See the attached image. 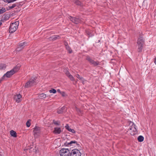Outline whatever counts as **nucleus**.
Here are the masks:
<instances>
[{"label": "nucleus", "instance_id": "7c9ffc66", "mask_svg": "<svg viewBox=\"0 0 156 156\" xmlns=\"http://www.w3.org/2000/svg\"><path fill=\"white\" fill-rule=\"evenodd\" d=\"M23 49V48L22 47H21L19 45L18 47L16 48V50L17 51H19Z\"/></svg>", "mask_w": 156, "mask_h": 156}, {"label": "nucleus", "instance_id": "c9c22d12", "mask_svg": "<svg viewBox=\"0 0 156 156\" xmlns=\"http://www.w3.org/2000/svg\"><path fill=\"white\" fill-rule=\"evenodd\" d=\"M75 3L78 5H80V2L78 0H76L75 2Z\"/></svg>", "mask_w": 156, "mask_h": 156}, {"label": "nucleus", "instance_id": "5701e85b", "mask_svg": "<svg viewBox=\"0 0 156 156\" xmlns=\"http://www.w3.org/2000/svg\"><path fill=\"white\" fill-rule=\"evenodd\" d=\"M6 10L4 8H2L1 9H0V14H2L5 12Z\"/></svg>", "mask_w": 156, "mask_h": 156}, {"label": "nucleus", "instance_id": "bb28decb", "mask_svg": "<svg viewBox=\"0 0 156 156\" xmlns=\"http://www.w3.org/2000/svg\"><path fill=\"white\" fill-rule=\"evenodd\" d=\"M75 21L74 23L77 24L80 22V20L78 18H76V20H75Z\"/></svg>", "mask_w": 156, "mask_h": 156}, {"label": "nucleus", "instance_id": "e433bc0d", "mask_svg": "<svg viewBox=\"0 0 156 156\" xmlns=\"http://www.w3.org/2000/svg\"><path fill=\"white\" fill-rule=\"evenodd\" d=\"M76 76L78 78L79 80L81 79V78L82 77L81 76H80L79 74H76Z\"/></svg>", "mask_w": 156, "mask_h": 156}, {"label": "nucleus", "instance_id": "a19ab883", "mask_svg": "<svg viewBox=\"0 0 156 156\" xmlns=\"http://www.w3.org/2000/svg\"><path fill=\"white\" fill-rule=\"evenodd\" d=\"M154 62L155 63V64L156 65V58L154 60Z\"/></svg>", "mask_w": 156, "mask_h": 156}, {"label": "nucleus", "instance_id": "79ce46f5", "mask_svg": "<svg viewBox=\"0 0 156 156\" xmlns=\"http://www.w3.org/2000/svg\"><path fill=\"white\" fill-rule=\"evenodd\" d=\"M2 23L0 21V26L2 25Z\"/></svg>", "mask_w": 156, "mask_h": 156}, {"label": "nucleus", "instance_id": "9b49d317", "mask_svg": "<svg viewBox=\"0 0 156 156\" xmlns=\"http://www.w3.org/2000/svg\"><path fill=\"white\" fill-rule=\"evenodd\" d=\"M66 76L72 81L75 80L73 76L70 74V73L67 70L64 71Z\"/></svg>", "mask_w": 156, "mask_h": 156}, {"label": "nucleus", "instance_id": "20e7f679", "mask_svg": "<svg viewBox=\"0 0 156 156\" xmlns=\"http://www.w3.org/2000/svg\"><path fill=\"white\" fill-rule=\"evenodd\" d=\"M36 78L35 77L31 78L26 83L25 87L27 88L35 85L36 83Z\"/></svg>", "mask_w": 156, "mask_h": 156}, {"label": "nucleus", "instance_id": "473e14b6", "mask_svg": "<svg viewBox=\"0 0 156 156\" xmlns=\"http://www.w3.org/2000/svg\"><path fill=\"white\" fill-rule=\"evenodd\" d=\"M26 125L27 127H29L30 126V122L29 120L26 123Z\"/></svg>", "mask_w": 156, "mask_h": 156}, {"label": "nucleus", "instance_id": "58836bf2", "mask_svg": "<svg viewBox=\"0 0 156 156\" xmlns=\"http://www.w3.org/2000/svg\"><path fill=\"white\" fill-rule=\"evenodd\" d=\"M57 92H59L61 94V92H62L60 91V90L59 89H58L57 90Z\"/></svg>", "mask_w": 156, "mask_h": 156}, {"label": "nucleus", "instance_id": "cd10ccee", "mask_svg": "<svg viewBox=\"0 0 156 156\" xmlns=\"http://www.w3.org/2000/svg\"><path fill=\"white\" fill-rule=\"evenodd\" d=\"M49 91L50 93H53L54 94L56 92V90L54 89L50 90Z\"/></svg>", "mask_w": 156, "mask_h": 156}, {"label": "nucleus", "instance_id": "a211bd4d", "mask_svg": "<svg viewBox=\"0 0 156 156\" xmlns=\"http://www.w3.org/2000/svg\"><path fill=\"white\" fill-rule=\"evenodd\" d=\"M10 134L12 136L15 137H16V132L13 130H12L10 131Z\"/></svg>", "mask_w": 156, "mask_h": 156}, {"label": "nucleus", "instance_id": "72a5a7b5", "mask_svg": "<svg viewBox=\"0 0 156 156\" xmlns=\"http://www.w3.org/2000/svg\"><path fill=\"white\" fill-rule=\"evenodd\" d=\"M87 34L89 35V37H91L94 35L91 33L90 32L88 31L87 32Z\"/></svg>", "mask_w": 156, "mask_h": 156}, {"label": "nucleus", "instance_id": "39448f33", "mask_svg": "<svg viewBox=\"0 0 156 156\" xmlns=\"http://www.w3.org/2000/svg\"><path fill=\"white\" fill-rule=\"evenodd\" d=\"M19 25V23L17 21L12 23L10 25L9 28L10 33H12L14 32L17 29Z\"/></svg>", "mask_w": 156, "mask_h": 156}, {"label": "nucleus", "instance_id": "393cba45", "mask_svg": "<svg viewBox=\"0 0 156 156\" xmlns=\"http://www.w3.org/2000/svg\"><path fill=\"white\" fill-rule=\"evenodd\" d=\"M69 19L73 23H74L75 22V20H76V18L73 17L72 16H70Z\"/></svg>", "mask_w": 156, "mask_h": 156}, {"label": "nucleus", "instance_id": "7ed1b4c3", "mask_svg": "<svg viewBox=\"0 0 156 156\" xmlns=\"http://www.w3.org/2000/svg\"><path fill=\"white\" fill-rule=\"evenodd\" d=\"M20 68V66H17L14 67L11 70L7 72L5 74L4 76H6L7 77H10L13 74L15 73L16 72L19 70Z\"/></svg>", "mask_w": 156, "mask_h": 156}, {"label": "nucleus", "instance_id": "f03ea898", "mask_svg": "<svg viewBox=\"0 0 156 156\" xmlns=\"http://www.w3.org/2000/svg\"><path fill=\"white\" fill-rule=\"evenodd\" d=\"M144 43V41L143 37L141 36H140L138 39L137 44L138 47V51L139 52H141L143 49V45Z\"/></svg>", "mask_w": 156, "mask_h": 156}, {"label": "nucleus", "instance_id": "c85d7f7f", "mask_svg": "<svg viewBox=\"0 0 156 156\" xmlns=\"http://www.w3.org/2000/svg\"><path fill=\"white\" fill-rule=\"evenodd\" d=\"M54 123L57 125H60V122L59 121H55V120L53 121Z\"/></svg>", "mask_w": 156, "mask_h": 156}, {"label": "nucleus", "instance_id": "a878e982", "mask_svg": "<svg viewBox=\"0 0 156 156\" xmlns=\"http://www.w3.org/2000/svg\"><path fill=\"white\" fill-rule=\"evenodd\" d=\"M80 80L81 81L82 83L83 84H84L87 82V81L86 80H85L82 77L81 78V79H80Z\"/></svg>", "mask_w": 156, "mask_h": 156}, {"label": "nucleus", "instance_id": "0eeeda50", "mask_svg": "<svg viewBox=\"0 0 156 156\" xmlns=\"http://www.w3.org/2000/svg\"><path fill=\"white\" fill-rule=\"evenodd\" d=\"M34 135L35 138H37L41 135V130L40 128L36 127L34 128Z\"/></svg>", "mask_w": 156, "mask_h": 156}, {"label": "nucleus", "instance_id": "4468645a", "mask_svg": "<svg viewBox=\"0 0 156 156\" xmlns=\"http://www.w3.org/2000/svg\"><path fill=\"white\" fill-rule=\"evenodd\" d=\"M65 128L70 132L73 133H75V131L73 129L70 128L68 124H66V126H65Z\"/></svg>", "mask_w": 156, "mask_h": 156}, {"label": "nucleus", "instance_id": "ea45409f", "mask_svg": "<svg viewBox=\"0 0 156 156\" xmlns=\"http://www.w3.org/2000/svg\"><path fill=\"white\" fill-rule=\"evenodd\" d=\"M76 110L77 111H80V110L78 108H77V107H76Z\"/></svg>", "mask_w": 156, "mask_h": 156}, {"label": "nucleus", "instance_id": "f8f14e48", "mask_svg": "<svg viewBox=\"0 0 156 156\" xmlns=\"http://www.w3.org/2000/svg\"><path fill=\"white\" fill-rule=\"evenodd\" d=\"M61 132L62 130L59 127H55L54 128V130L53 132L54 133L56 134H59Z\"/></svg>", "mask_w": 156, "mask_h": 156}, {"label": "nucleus", "instance_id": "412c9836", "mask_svg": "<svg viewBox=\"0 0 156 156\" xmlns=\"http://www.w3.org/2000/svg\"><path fill=\"white\" fill-rule=\"evenodd\" d=\"M65 108L64 106L62 107L61 108V109H59L58 111L57 112L58 114H61L63 112V110L65 109Z\"/></svg>", "mask_w": 156, "mask_h": 156}, {"label": "nucleus", "instance_id": "4be33fe9", "mask_svg": "<svg viewBox=\"0 0 156 156\" xmlns=\"http://www.w3.org/2000/svg\"><path fill=\"white\" fill-rule=\"evenodd\" d=\"M16 5V3H14L11 6H9L8 8L9 9H8V10H10L14 8H15Z\"/></svg>", "mask_w": 156, "mask_h": 156}, {"label": "nucleus", "instance_id": "2eb2a0df", "mask_svg": "<svg viewBox=\"0 0 156 156\" xmlns=\"http://www.w3.org/2000/svg\"><path fill=\"white\" fill-rule=\"evenodd\" d=\"M38 97L39 98L41 99H43L46 98V95L44 93H42L41 94L39 95Z\"/></svg>", "mask_w": 156, "mask_h": 156}, {"label": "nucleus", "instance_id": "b1692460", "mask_svg": "<svg viewBox=\"0 0 156 156\" xmlns=\"http://www.w3.org/2000/svg\"><path fill=\"white\" fill-rule=\"evenodd\" d=\"M6 67V66L4 64H0V69H5Z\"/></svg>", "mask_w": 156, "mask_h": 156}, {"label": "nucleus", "instance_id": "aec40b11", "mask_svg": "<svg viewBox=\"0 0 156 156\" xmlns=\"http://www.w3.org/2000/svg\"><path fill=\"white\" fill-rule=\"evenodd\" d=\"M137 140L139 142H142L144 140V137L142 136H139L137 138Z\"/></svg>", "mask_w": 156, "mask_h": 156}, {"label": "nucleus", "instance_id": "9d476101", "mask_svg": "<svg viewBox=\"0 0 156 156\" xmlns=\"http://www.w3.org/2000/svg\"><path fill=\"white\" fill-rule=\"evenodd\" d=\"M21 95L19 94L15 95L14 97V99L16 102L19 103L21 101Z\"/></svg>", "mask_w": 156, "mask_h": 156}, {"label": "nucleus", "instance_id": "f704fd0d", "mask_svg": "<svg viewBox=\"0 0 156 156\" xmlns=\"http://www.w3.org/2000/svg\"><path fill=\"white\" fill-rule=\"evenodd\" d=\"M87 34L89 35V37H91L94 35L91 33L90 32L88 31L87 32Z\"/></svg>", "mask_w": 156, "mask_h": 156}, {"label": "nucleus", "instance_id": "c756f323", "mask_svg": "<svg viewBox=\"0 0 156 156\" xmlns=\"http://www.w3.org/2000/svg\"><path fill=\"white\" fill-rule=\"evenodd\" d=\"M23 49V48L22 47H21L19 45L18 47L16 48V50L17 51H19Z\"/></svg>", "mask_w": 156, "mask_h": 156}, {"label": "nucleus", "instance_id": "dca6fc26", "mask_svg": "<svg viewBox=\"0 0 156 156\" xmlns=\"http://www.w3.org/2000/svg\"><path fill=\"white\" fill-rule=\"evenodd\" d=\"M65 46L66 49L68 51L69 53H71L72 51L71 49L70 48L68 45L67 43L65 44Z\"/></svg>", "mask_w": 156, "mask_h": 156}, {"label": "nucleus", "instance_id": "6ab92c4d", "mask_svg": "<svg viewBox=\"0 0 156 156\" xmlns=\"http://www.w3.org/2000/svg\"><path fill=\"white\" fill-rule=\"evenodd\" d=\"M19 45L21 47H22L23 48L25 46L27 45V44L26 42H22L20 43Z\"/></svg>", "mask_w": 156, "mask_h": 156}, {"label": "nucleus", "instance_id": "4c0bfd02", "mask_svg": "<svg viewBox=\"0 0 156 156\" xmlns=\"http://www.w3.org/2000/svg\"><path fill=\"white\" fill-rule=\"evenodd\" d=\"M62 96H65V93L63 92H61V94H60Z\"/></svg>", "mask_w": 156, "mask_h": 156}, {"label": "nucleus", "instance_id": "ddd939ff", "mask_svg": "<svg viewBox=\"0 0 156 156\" xmlns=\"http://www.w3.org/2000/svg\"><path fill=\"white\" fill-rule=\"evenodd\" d=\"M77 144V142L76 141L74 140L71 141L69 142H66V145H67L68 146H73V144Z\"/></svg>", "mask_w": 156, "mask_h": 156}, {"label": "nucleus", "instance_id": "1a4fd4ad", "mask_svg": "<svg viewBox=\"0 0 156 156\" xmlns=\"http://www.w3.org/2000/svg\"><path fill=\"white\" fill-rule=\"evenodd\" d=\"M86 59L91 64L93 65L94 66H96L98 64V62H95L91 59L89 56L87 57Z\"/></svg>", "mask_w": 156, "mask_h": 156}, {"label": "nucleus", "instance_id": "f257e3e1", "mask_svg": "<svg viewBox=\"0 0 156 156\" xmlns=\"http://www.w3.org/2000/svg\"><path fill=\"white\" fill-rule=\"evenodd\" d=\"M127 127H128V129L130 131V134L132 135H134L136 133V129L135 127V125L132 121L127 120Z\"/></svg>", "mask_w": 156, "mask_h": 156}, {"label": "nucleus", "instance_id": "423d86ee", "mask_svg": "<svg viewBox=\"0 0 156 156\" xmlns=\"http://www.w3.org/2000/svg\"><path fill=\"white\" fill-rule=\"evenodd\" d=\"M59 154L61 156H70V152L68 149H62L59 151Z\"/></svg>", "mask_w": 156, "mask_h": 156}, {"label": "nucleus", "instance_id": "6e6552de", "mask_svg": "<svg viewBox=\"0 0 156 156\" xmlns=\"http://www.w3.org/2000/svg\"><path fill=\"white\" fill-rule=\"evenodd\" d=\"M71 156H81V153L80 151L77 149L72 150L70 152Z\"/></svg>", "mask_w": 156, "mask_h": 156}, {"label": "nucleus", "instance_id": "2f4dec72", "mask_svg": "<svg viewBox=\"0 0 156 156\" xmlns=\"http://www.w3.org/2000/svg\"><path fill=\"white\" fill-rule=\"evenodd\" d=\"M16 0H6V2L8 3H11L15 2Z\"/></svg>", "mask_w": 156, "mask_h": 156}, {"label": "nucleus", "instance_id": "f3484780", "mask_svg": "<svg viewBox=\"0 0 156 156\" xmlns=\"http://www.w3.org/2000/svg\"><path fill=\"white\" fill-rule=\"evenodd\" d=\"M60 38V37L58 35L54 36L50 38V40H55L56 39H58Z\"/></svg>", "mask_w": 156, "mask_h": 156}]
</instances>
